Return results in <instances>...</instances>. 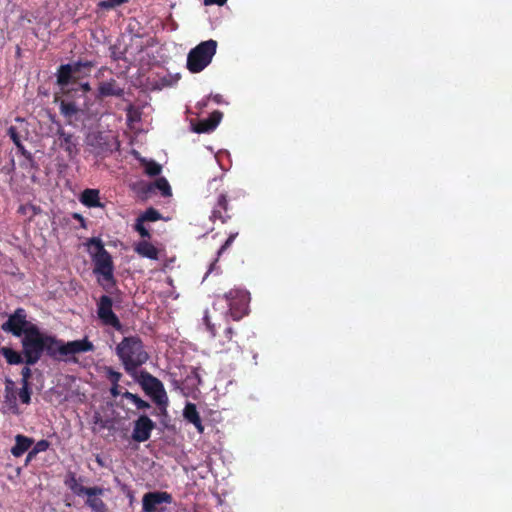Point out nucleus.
<instances>
[{
    "instance_id": "1",
    "label": "nucleus",
    "mask_w": 512,
    "mask_h": 512,
    "mask_svg": "<svg viewBox=\"0 0 512 512\" xmlns=\"http://www.w3.org/2000/svg\"><path fill=\"white\" fill-rule=\"evenodd\" d=\"M116 354L125 371L130 375H133L149 359L144 344L138 336L124 337L116 346Z\"/></svg>"
},
{
    "instance_id": "2",
    "label": "nucleus",
    "mask_w": 512,
    "mask_h": 512,
    "mask_svg": "<svg viewBox=\"0 0 512 512\" xmlns=\"http://www.w3.org/2000/svg\"><path fill=\"white\" fill-rule=\"evenodd\" d=\"M136 380L146 395L156 404V408L153 409L151 414L158 417H167L169 400L163 383L147 371H142Z\"/></svg>"
},
{
    "instance_id": "3",
    "label": "nucleus",
    "mask_w": 512,
    "mask_h": 512,
    "mask_svg": "<svg viewBox=\"0 0 512 512\" xmlns=\"http://www.w3.org/2000/svg\"><path fill=\"white\" fill-rule=\"evenodd\" d=\"M91 249V258L94 265V273L101 275L103 280L114 285V264L112 256L105 249L103 242L99 238H91L88 241Z\"/></svg>"
},
{
    "instance_id": "4",
    "label": "nucleus",
    "mask_w": 512,
    "mask_h": 512,
    "mask_svg": "<svg viewBox=\"0 0 512 512\" xmlns=\"http://www.w3.org/2000/svg\"><path fill=\"white\" fill-rule=\"evenodd\" d=\"M44 336L37 325H30L22 337V354L27 365H35L44 353Z\"/></svg>"
},
{
    "instance_id": "5",
    "label": "nucleus",
    "mask_w": 512,
    "mask_h": 512,
    "mask_svg": "<svg viewBox=\"0 0 512 512\" xmlns=\"http://www.w3.org/2000/svg\"><path fill=\"white\" fill-rule=\"evenodd\" d=\"M217 41H203L190 50L187 56V69L191 73L203 71L212 61L217 50Z\"/></svg>"
},
{
    "instance_id": "6",
    "label": "nucleus",
    "mask_w": 512,
    "mask_h": 512,
    "mask_svg": "<svg viewBox=\"0 0 512 512\" xmlns=\"http://www.w3.org/2000/svg\"><path fill=\"white\" fill-rule=\"evenodd\" d=\"M228 305L227 315L239 321L249 313L250 293L243 289H231L224 294Z\"/></svg>"
},
{
    "instance_id": "7",
    "label": "nucleus",
    "mask_w": 512,
    "mask_h": 512,
    "mask_svg": "<svg viewBox=\"0 0 512 512\" xmlns=\"http://www.w3.org/2000/svg\"><path fill=\"white\" fill-rule=\"evenodd\" d=\"M34 325L27 321V313L23 308H17L8 320L1 325V329L5 332L12 333L16 337H21L27 333V328Z\"/></svg>"
},
{
    "instance_id": "8",
    "label": "nucleus",
    "mask_w": 512,
    "mask_h": 512,
    "mask_svg": "<svg viewBox=\"0 0 512 512\" xmlns=\"http://www.w3.org/2000/svg\"><path fill=\"white\" fill-rule=\"evenodd\" d=\"M112 306V299L107 295H102L97 303L98 318L104 325L111 326L117 331H122L123 325L113 312Z\"/></svg>"
},
{
    "instance_id": "9",
    "label": "nucleus",
    "mask_w": 512,
    "mask_h": 512,
    "mask_svg": "<svg viewBox=\"0 0 512 512\" xmlns=\"http://www.w3.org/2000/svg\"><path fill=\"white\" fill-rule=\"evenodd\" d=\"M90 145L97 156H106L118 150L120 143L115 136L98 133L93 136Z\"/></svg>"
},
{
    "instance_id": "10",
    "label": "nucleus",
    "mask_w": 512,
    "mask_h": 512,
    "mask_svg": "<svg viewBox=\"0 0 512 512\" xmlns=\"http://www.w3.org/2000/svg\"><path fill=\"white\" fill-rule=\"evenodd\" d=\"M171 502L172 496L167 492H147L142 498V509L143 512H163L165 509L161 505Z\"/></svg>"
},
{
    "instance_id": "11",
    "label": "nucleus",
    "mask_w": 512,
    "mask_h": 512,
    "mask_svg": "<svg viewBox=\"0 0 512 512\" xmlns=\"http://www.w3.org/2000/svg\"><path fill=\"white\" fill-rule=\"evenodd\" d=\"M51 121L57 126L55 135L58 137L59 147L65 150L69 156L77 154V139L74 134L66 132L59 121L54 119Z\"/></svg>"
},
{
    "instance_id": "12",
    "label": "nucleus",
    "mask_w": 512,
    "mask_h": 512,
    "mask_svg": "<svg viewBox=\"0 0 512 512\" xmlns=\"http://www.w3.org/2000/svg\"><path fill=\"white\" fill-rule=\"evenodd\" d=\"M155 423L147 416L141 415L134 421L132 438L137 442H144L149 439Z\"/></svg>"
},
{
    "instance_id": "13",
    "label": "nucleus",
    "mask_w": 512,
    "mask_h": 512,
    "mask_svg": "<svg viewBox=\"0 0 512 512\" xmlns=\"http://www.w3.org/2000/svg\"><path fill=\"white\" fill-rule=\"evenodd\" d=\"M182 455L179 456V463L182 465L184 470H196L207 462L208 455L201 451L200 455L195 457L199 450H181Z\"/></svg>"
},
{
    "instance_id": "14",
    "label": "nucleus",
    "mask_w": 512,
    "mask_h": 512,
    "mask_svg": "<svg viewBox=\"0 0 512 512\" xmlns=\"http://www.w3.org/2000/svg\"><path fill=\"white\" fill-rule=\"evenodd\" d=\"M94 350V344L87 337H84L83 339L80 340L65 342V346L62 347V352L63 355H65V360H70L68 358L70 355L85 352H93Z\"/></svg>"
},
{
    "instance_id": "15",
    "label": "nucleus",
    "mask_w": 512,
    "mask_h": 512,
    "mask_svg": "<svg viewBox=\"0 0 512 512\" xmlns=\"http://www.w3.org/2000/svg\"><path fill=\"white\" fill-rule=\"evenodd\" d=\"M230 211L231 208L229 207L227 195L225 193H220L217 196L210 218L213 221L220 220L222 223H226L232 217Z\"/></svg>"
},
{
    "instance_id": "16",
    "label": "nucleus",
    "mask_w": 512,
    "mask_h": 512,
    "mask_svg": "<svg viewBox=\"0 0 512 512\" xmlns=\"http://www.w3.org/2000/svg\"><path fill=\"white\" fill-rule=\"evenodd\" d=\"M44 342V352L47 356L58 361L65 360V355L62 352V347L65 346L63 340L45 333Z\"/></svg>"
},
{
    "instance_id": "17",
    "label": "nucleus",
    "mask_w": 512,
    "mask_h": 512,
    "mask_svg": "<svg viewBox=\"0 0 512 512\" xmlns=\"http://www.w3.org/2000/svg\"><path fill=\"white\" fill-rule=\"evenodd\" d=\"M65 485L76 495L98 496L103 493L100 487H84L79 483L74 473H69L65 479Z\"/></svg>"
},
{
    "instance_id": "18",
    "label": "nucleus",
    "mask_w": 512,
    "mask_h": 512,
    "mask_svg": "<svg viewBox=\"0 0 512 512\" xmlns=\"http://www.w3.org/2000/svg\"><path fill=\"white\" fill-rule=\"evenodd\" d=\"M222 117L223 113L219 110H215L208 118L199 120L195 125H193V131L196 133H209L218 126Z\"/></svg>"
},
{
    "instance_id": "19",
    "label": "nucleus",
    "mask_w": 512,
    "mask_h": 512,
    "mask_svg": "<svg viewBox=\"0 0 512 512\" xmlns=\"http://www.w3.org/2000/svg\"><path fill=\"white\" fill-rule=\"evenodd\" d=\"M124 95V88L120 87L115 79L101 82L98 86V97H122Z\"/></svg>"
},
{
    "instance_id": "20",
    "label": "nucleus",
    "mask_w": 512,
    "mask_h": 512,
    "mask_svg": "<svg viewBox=\"0 0 512 512\" xmlns=\"http://www.w3.org/2000/svg\"><path fill=\"white\" fill-rule=\"evenodd\" d=\"M57 84L61 87H66L70 83H75L77 77L73 75L71 64H62L57 70Z\"/></svg>"
},
{
    "instance_id": "21",
    "label": "nucleus",
    "mask_w": 512,
    "mask_h": 512,
    "mask_svg": "<svg viewBox=\"0 0 512 512\" xmlns=\"http://www.w3.org/2000/svg\"><path fill=\"white\" fill-rule=\"evenodd\" d=\"M134 251L141 257L151 260H157L159 257L158 249L148 241H140L134 246Z\"/></svg>"
},
{
    "instance_id": "22",
    "label": "nucleus",
    "mask_w": 512,
    "mask_h": 512,
    "mask_svg": "<svg viewBox=\"0 0 512 512\" xmlns=\"http://www.w3.org/2000/svg\"><path fill=\"white\" fill-rule=\"evenodd\" d=\"M183 416L189 423H192L199 432L202 433L204 431L201 417L195 404L187 403L183 411Z\"/></svg>"
},
{
    "instance_id": "23",
    "label": "nucleus",
    "mask_w": 512,
    "mask_h": 512,
    "mask_svg": "<svg viewBox=\"0 0 512 512\" xmlns=\"http://www.w3.org/2000/svg\"><path fill=\"white\" fill-rule=\"evenodd\" d=\"M80 201L89 208L103 207V204L100 202L99 191L96 189H85L81 194Z\"/></svg>"
},
{
    "instance_id": "24",
    "label": "nucleus",
    "mask_w": 512,
    "mask_h": 512,
    "mask_svg": "<svg viewBox=\"0 0 512 512\" xmlns=\"http://www.w3.org/2000/svg\"><path fill=\"white\" fill-rule=\"evenodd\" d=\"M60 113L67 120V124H72V118L76 116L79 112V108L74 102H68L65 100H61L59 104Z\"/></svg>"
},
{
    "instance_id": "25",
    "label": "nucleus",
    "mask_w": 512,
    "mask_h": 512,
    "mask_svg": "<svg viewBox=\"0 0 512 512\" xmlns=\"http://www.w3.org/2000/svg\"><path fill=\"white\" fill-rule=\"evenodd\" d=\"M1 355L5 358L6 362L10 365H19L25 362V357L22 354L10 347H2Z\"/></svg>"
},
{
    "instance_id": "26",
    "label": "nucleus",
    "mask_w": 512,
    "mask_h": 512,
    "mask_svg": "<svg viewBox=\"0 0 512 512\" xmlns=\"http://www.w3.org/2000/svg\"><path fill=\"white\" fill-rule=\"evenodd\" d=\"M154 189H158L161 192V195L164 197H169L172 195L170 184L164 177H160L156 179L153 183L149 184L147 191L151 192Z\"/></svg>"
},
{
    "instance_id": "27",
    "label": "nucleus",
    "mask_w": 512,
    "mask_h": 512,
    "mask_svg": "<svg viewBox=\"0 0 512 512\" xmlns=\"http://www.w3.org/2000/svg\"><path fill=\"white\" fill-rule=\"evenodd\" d=\"M122 397L128 400L130 403H132L138 410H145L151 408V405L147 401L143 400L137 394L125 391L122 393Z\"/></svg>"
},
{
    "instance_id": "28",
    "label": "nucleus",
    "mask_w": 512,
    "mask_h": 512,
    "mask_svg": "<svg viewBox=\"0 0 512 512\" xmlns=\"http://www.w3.org/2000/svg\"><path fill=\"white\" fill-rule=\"evenodd\" d=\"M122 397L128 400L130 403H132L138 410H145L151 408V405L147 401L143 400L137 394L125 391L122 393Z\"/></svg>"
},
{
    "instance_id": "29",
    "label": "nucleus",
    "mask_w": 512,
    "mask_h": 512,
    "mask_svg": "<svg viewBox=\"0 0 512 512\" xmlns=\"http://www.w3.org/2000/svg\"><path fill=\"white\" fill-rule=\"evenodd\" d=\"M86 504L95 512H105L106 505L97 496H88Z\"/></svg>"
},
{
    "instance_id": "30",
    "label": "nucleus",
    "mask_w": 512,
    "mask_h": 512,
    "mask_svg": "<svg viewBox=\"0 0 512 512\" xmlns=\"http://www.w3.org/2000/svg\"><path fill=\"white\" fill-rule=\"evenodd\" d=\"M138 218L144 222H147V221L154 222V221L161 219V214L159 213L158 210L150 207L143 214H141Z\"/></svg>"
},
{
    "instance_id": "31",
    "label": "nucleus",
    "mask_w": 512,
    "mask_h": 512,
    "mask_svg": "<svg viewBox=\"0 0 512 512\" xmlns=\"http://www.w3.org/2000/svg\"><path fill=\"white\" fill-rule=\"evenodd\" d=\"M234 334H235V332L232 327H226L224 329L223 337L225 339L221 342V345H222L221 351H228L231 349V347L229 346V343L232 342Z\"/></svg>"
},
{
    "instance_id": "32",
    "label": "nucleus",
    "mask_w": 512,
    "mask_h": 512,
    "mask_svg": "<svg viewBox=\"0 0 512 512\" xmlns=\"http://www.w3.org/2000/svg\"><path fill=\"white\" fill-rule=\"evenodd\" d=\"M104 373L111 384H119V381L122 377V374L120 372L114 370L111 366H105Z\"/></svg>"
},
{
    "instance_id": "33",
    "label": "nucleus",
    "mask_w": 512,
    "mask_h": 512,
    "mask_svg": "<svg viewBox=\"0 0 512 512\" xmlns=\"http://www.w3.org/2000/svg\"><path fill=\"white\" fill-rule=\"evenodd\" d=\"M33 444H34V440L32 438L26 437L24 435H17L16 436V444L13 448L26 449V448H31V446Z\"/></svg>"
},
{
    "instance_id": "34",
    "label": "nucleus",
    "mask_w": 512,
    "mask_h": 512,
    "mask_svg": "<svg viewBox=\"0 0 512 512\" xmlns=\"http://www.w3.org/2000/svg\"><path fill=\"white\" fill-rule=\"evenodd\" d=\"M127 2L128 0H103L98 3V7L104 10H111Z\"/></svg>"
},
{
    "instance_id": "35",
    "label": "nucleus",
    "mask_w": 512,
    "mask_h": 512,
    "mask_svg": "<svg viewBox=\"0 0 512 512\" xmlns=\"http://www.w3.org/2000/svg\"><path fill=\"white\" fill-rule=\"evenodd\" d=\"M162 167L155 161H150L145 165V172L149 176H158L161 173Z\"/></svg>"
},
{
    "instance_id": "36",
    "label": "nucleus",
    "mask_w": 512,
    "mask_h": 512,
    "mask_svg": "<svg viewBox=\"0 0 512 512\" xmlns=\"http://www.w3.org/2000/svg\"><path fill=\"white\" fill-rule=\"evenodd\" d=\"M19 399L23 404H29L31 401L30 385H22L19 391Z\"/></svg>"
},
{
    "instance_id": "37",
    "label": "nucleus",
    "mask_w": 512,
    "mask_h": 512,
    "mask_svg": "<svg viewBox=\"0 0 512 512\" xmlns=\"http://www.w3.org/2000/svg\"><path fill=\"white\" fill-rule=\"evenodd\" d=\"M71 65H72L74 76H76V74L80 73L82 68H86V69L90 70L93 67V63L91 61H85V62L78 61Z\"/></svg>"
},
{
    "instance_id": "38",
    "label": "nucleus",
    "mask_w": 512,
    "mask_h": 512,
    "mask_svg": "<svg viewBox=\"0 0 512 512\" xmlns=\"http://www.w3.org/2000/svg\"><path fill=\"white\" fill-rule=\"evenodd\" d=\"M144 221L137 218L135 223V230L140 234L142 238H150L151 234L149 230L144 226Z\"/></svg>"
},
{
    "instance_id": "39",
    "label": "nucleus",
    "mask_w": 512,
    "mask_h": 512,
    "mask_svg": "<svg viewBox=\"0 0 512 512\" xmlns=\"http://www.w3.org/2000/svg\"><path fill=\"white\" fill-rule=\"evenodd\" d=\"M7 134L12 140V142L15 144V146L20 147L21 138L17 128L15 126H10L7 130Z\"/></svg>"
},
{
    "instance_id": "40",
    "label": "nucleus",
    "mask_w": 512,
    "mask_h": 512,
    "mask_svg": "<svg viewBox=\"0 0 512 512\" xmlns=\"http://www.w3.org/2000/svg\"><path fill=\"white\" fill-rule=\"evenodd\" d=\"M203 322L206 326V329L209 331V333L211 334V336H216V327L215 325L211 322L210 320V317H209V314L207 311H205V314L203 316Z\"/></svg>"
},
{
    "instance_id": "41",
    "label": "nucleus",
    "mask_w": 512,
    "mask_h": 512,
    "mask_svg": "<svg viewBox=\"0 0 512 512\" xmlns=\"http://www.w3.org/2000/svg\"><path fill=\"white\" fill-rule=\"evenodd\" d=\"M237 235H238L237 232L229 235V237L226 239L224 244L218 250V256H220L225 250H227L232 245V243L235 240V238L237 237Z\"/></svg>"
},
{
    "instance_id": "42",
    "label": "nucleus",
    "mask_w": 512,
    "mask_h": 512,
    "mask_svg": "<svg viewBox=\"0 0 512 512\" xmlns=\"http://www.w3.org/2000/svg\"><path fill=\"white\" fill-rule=\"evenodd\" d=\"M21 376H22L21 385H30L29 380L32 376V371L28 366H25L22 368Z\"/></svg>"
},
{
    "instance_id": "43",
    "label": "nucleus",
    "mask_w": 512,
    "mask_h": 512,
    "mask_svg": "<svg viewBox=\"0 0 512 512\" xmlns=\"http://www.w3.org/2000/svg\"><path fill=\"white\" fill-rule=\"evenodd\" d=\"M125 53L120 51L116 46L110 47V56L114 61H119L124 59Z\"/></svg>"
},
{
    "instance_id": "44",
    "label": "nucleus",
    "mask_w": 512,
    "mask_h": 512,
    "mask_svg": "<svg viewBox=\"0 0 512 512\" xmlns=\"http://www.w3.org/2000/svg\"><path fill=\"white\" fill-rule=\"evenodd\" d=\"M27 209H31L33 210V215H36L37 214V209L35 206L33 205H21L19 208H18V212L21 213V214H26V210Z\"/></svg>"
},
{
    "instance_id": "45",
    "label": "nucleus",
    "mask_w": 512,
    "mask_h": 512,
    "mask_svg": "<svg viewBox=\"0 0 512 512\" xmlns=\"http://www.w3.org/2000/svg\"><path fill=\"white\" fill-rule=\"evenodd\" d=\"M72 218L77 220L82 228H86V220L81 214L73 213Z\"/></svg>"
},
{
    "instance_id": "46",
    "label": "nucleus",
    "mask_w": 512,
    "mask_h": 512,
    "mask_svg": "<svg viewBox=\"0 0 512 512\" xmlns=\"http://www.w3.org/2000/svg\"><path fill=\"white\" fill-rule=\"evenodd\" d=\"M110 393L113 397H117L119 395L122 396V393L120 391V385L119 384H111Z\"/></svg>"
},
{
    "instance_id": "47",
    "label": "nucleus",
    "mask_w": 512,
    "mask_h": 512,
    "mask_svg": "<svg viewBox=\"0 0 512 512\" xmlns=\"http://www.w3.org/2000/svg\"><path fill=\"white\" fill-rule=\"evenodd\" d=\"M227 2V0H204L205 5H218L222 6Z\"/></svg>"
},
{
    "instance_id": "48",
    "label": "nucleus",
    "mask_w": 512,
    "mask_h": 512,
    "mask_svg": "<svg viewBox=\"0 0 512 512\" xmlns=\"http://www.w3.org/2000/svg\"><path fill=\"white\" fill-rule=\"evenodd\" d=\"M40 450H30L27 457H26V460H25V466L36 456V454L39 452Z\"/></svg>"
},
{
    "instance_id": "49",
    "label": "nucleus",
    "mask_w": 512,
    "mask_h": 512,
    "mask_svg": "<svg viewBox=\"0 0 512 512\" xmlns=\"http://www.w3.org/2000/svg\"><path fill=\"white\" fill-rule=\"evenodd\" d=\"M191 373H192V375H191V376H188V379L194 378V379L197 381V384H200V382H201V378H200V376H199V374H198L197 370H196V369H193Z\"/></svg>"
},
{
    "instance_id": "50",
    "label": "nucleus",
    "mask_w": 512,
    "mask_h": 512,
    "mask_svg": "<svg viewBox=\"0 0 512 512\" xmlns=\"http://www.w3.org/2000/svg\"><path fill=\"white\" fill-rule=\"evenodd\" d=\"M49 443L47 440H40L33 448H48Z\"/></svg>"
},
{
    "instance_id": "51",
    "label": "nucleus",
    "mask_w": 512,
    "mask_h": 512,
    "mask_svg": "<svg viewBox=\"0 0 512 512\" xmlns=\"http://www.w3.org/2000/svg\"><path fill=\"white\" fill-rule=\"evenodd\" d=\"M96 461L98 462V464L101 466V467H106L107 466V462L105 459H103L100 455H97L96 456Z\"/></svg>"
},
{
    "instance_id": "52",
    "label": "nucleus",
    "mask_w": 512,
    "mask_h": 512,
    "mask_svg": "<svg viewBox=\"0 0 512 512\" xmlns=\"http://www.w3.org/2000/svg\"><path fill=\"white\" fill-rule=\"evenodd\" d=\"M18 150L20 151V153L23 155V156H28L30 155V153L25 149L24 145L22 144V142H20V147H17Z\"/></svg>"
},
{
    "instance_id": "53",
    "label": "nucleus",
    "mask_w": 512,
    "mask_h": 512,
    "mask_svg": "<svg viewBox=\"0 0 512 512\" xmlns=\"http://www.w3.org/2000/svg\"><path fill=\"white\" fill-rule=\"evenodd\" d=\"M27 450H11L12 454L17 458L21 457Z\"/></svg>"
},
{
    "instance_id": "54",
    "label": "nucleus",
    "mask_w": 512,
    "mask_h": 512,
    "mask_svg": "<svg viewBox=\"0 0 512 512\" xmlns=\"http://www.w3.org/2000/svg\"><path fill=\"white\" fill-rule=\"evenodd\" d=\"M81 89L83 92H89L91 90V86L88 82H85L81 84Z\"/></svg>"
},
{
    "instance_id": "55",
    "label": "nucleus",
    "mask_w": 512,
    "mask_h": 512,
    "mask_svg": "<svg viewBox=\"0 0 512 512\" xmlns=\"http://www.w3.org/2000/svg\"><path fill=\"white\" fill-rule=\"evenodd\" d=\"M213 100L214 102H216L217 104H221L222 103V95L220 94H216L213 96Z\"/></svg>"
}]
</instances>
